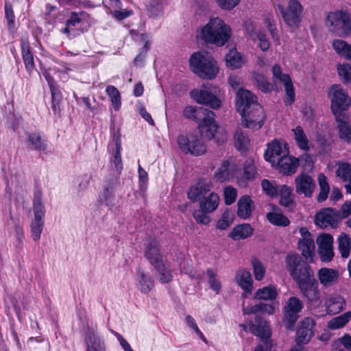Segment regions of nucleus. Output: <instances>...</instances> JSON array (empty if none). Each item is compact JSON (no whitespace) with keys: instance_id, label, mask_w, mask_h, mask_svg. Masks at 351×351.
I'll return each mask as SVG.
<instances>
[{"instance_id":"1","label":"nucleus","mask_w":351,"mask_h":351,"mask_svg":"<svg viewBox=\"0 0 351 351\" xmlns=\"http://www.w3.org/2000/svg\"><path fill=\"white\" fill-rule=\"evenodd\" d=\"M235 104L241 116V124L243 127L254 130L262 128L265 120L263 109L257 102L256 97L254 94L249 90L239 88Z\"/></svg>"},{"instance_id":"2","label":"nucleus","mask_w":351,"mask_h":351,"mask_svg":"<svg viewBox=\"0 0 351 351\" xmlns=\"http://www.w3.org/2000/svg\"><path fill=\"white\" fill-rule=\"evenodd\" d=\"M183 116L188 119L198 123V129L201 136L210 140L213 138L219 128L215 117V113L203 107L188 106L184 108Z\"/></svg>"},{"instance_id":"3","label":"nucleus","mask_w":351,"mask_h":351,"mask_svg":"<svg viewBox=\"0 0 351 351\" xmlns=\"http://www.w3.org/2000/svg\"><path fill=\"white\" fill-rule=\"evenodd\" d=\"M197 37L206 44L217 47L223 46L230 37V27L224 21L217 17L209 22L198 32Z\"/></svg>"},{"instance_id":"4","label":"nucleus","mask_w":351,"mask_h":351,"mask_svg":"<svg viewBox=\"0 0 351 351\" xmlns=\"http://www.w3.org/2000/svg\"><path fill=\"white\" fill-rule=\"evenodd\" d=\"M189 62L193 73L202 79L213 80L219 73L217 61L206 51L193 53Z\"/></svg>"},{"instance_id":"5","label":"nucleus","mask_w":351,"mask_h":351,"mask_svg":"<svg viewBox=\"0 0 351 351\" xmlns=\"http://www.w3.org/2000/svg\"><path fill=\"white\" fill-rule=\"evenodd\" d=\"M285 267L297 285L315 278L311 267L297 253H289Z\"/></svg>"},{"instance_id":"6","label":"nucleus","mask_w":351,"mask_h":351,"mask_svg":"<svg viewBox=\"0 0 351 351\" xmlns=\"http://www.w3.org/2000/svg\"><path fill=\"white\" fill-rule=\"evenodd\" d=\"M326 25L335 35L347 37L351 34V16L343 10L330 12L327 16Z\"/></svg>"},{"instance_id":"7","label":"nucleus","mask_w":351,"mask_h":351,"mask_svg":"<svg viewBox=\"0 0 351 351\" xmlns=\"http://www.w3.org/2000/svg\"><path fill=\"white\" fill-rule=\"evenodd\" d=\"M330 108L335 118L347 116L346 111L350 106L351 99L340 84H333L329 93Z\"/></svg>"},{"instance_id":"8","label":"nucleus","mask_w":351,"mask_h":351,"mask_svg":"<svg viewBox=\"0 0 351 351\" xmlns=\"http://www.w3.org/2000/svg\"><path fill=\"white\" fill-rule=\"evenodd\" d=\"M177 143L182 152L194 156H201L206 151V147L202 138L193 133L180 134Z\"/></svg>"},{"instance_id":"9","label":"nucleus","mask_w":351,"mask_h":351,"mask_svg":"<svg viewBox=\"0 0 351 351\" xmlns=\"http://www.w3.org/2000/svg\"><path fill=\"white\" fill-rule=\"evenodd\" d=\"M303 306L302 302L298 298L291 297L288 299L284 306L282 319L287 329L291 330L293 328Z\"/></svg>"},{"instance_id":"10","label":"nucleus","mask_w":351,"mask_h":351,"mask_svg":"<svg viewBox=\"0 0 351 351\" xmlns=\"http://www.w3.org/2000/svg\"><path fill=\"white\" fill-rule=\"evenodd\" d=\"M278 9L285 23L291 28H298L301 23L302 6L298 0H290L287 8L278 5Z\"/></svg>"},{"instance_id":"11","label":"nucleus","mask_w":351,"mask_h":351,"mask_svg":"<svg viewBox=\"0 0 351 351\" xmlns=\"http://www.w3.org/2000/svg\"><path fill=\"white\" fill-rule=\"evenodd\" d=\"M250 331L255 336L260 338L263 344L268 348L270 344L271 332L267 322L261 316L256 315L249 323Z\"/></svg>"},{"instance_id":"12","label":"nucleus","mask_w":351,"mask_h":351,"mask_svg":"<svg viewBox=\"0 0 351 351\" xmlns=\"http://www.w3.org/2000/svg\"><path fill=\"white\" fill-rule=\"evenodd\" d=\"M307 304L314 307L319 306L321 303L320 292L317 280L315 278L297 285Z\"/></svg>"},{"instance_id":"13","label":"nucleus","mask_w":351,"mask_h":351,"mask_svg":"<svg viewBox=\"0 0 351 351\" xmlns=\"http://www.w3.org/2000/svg\"><path fill=\"white\" fill-rule=\"evenodd\" d=\"M315 320L310 317H304L296 330L295 343L298 346L307 344L314 336Z\"/></svg>"},{"instance_id":"14","label":"nucleus","mask_w":351,"mask_h":351,"mask_svg":"<svg viewBox=\"0 0 351 351\" xmlns=\"http://www.w3.org/2000/svg\"><path fill=\"white\" fill-rule=\"evenodd\" d=\"M294 184L295 193L299 195H303L307 198L313 196L316 188L315 180L305 172L300 173L295 178Z\"/></svg>"},{"instance_id":"15","label":"nucleus","mask_w":351,"mask_h":351,"mask_svg":"<svg viewBox=\"0 0 351 351\" xmlns=\"http://www.w3.org/2000/svg\"><path fill=\"white\" fill-rule=\"evenodd\" d=\"M84 335L86 351H106L105 341L98 335L96 326L87 325Z\"/></svg>"},{"instance_id":"16","label":"nucleus","mask_w":351,"mask_h":351,"mask_svg":"<svg viewBox=\"0 0 351 351\" xmlns=\"http://www.w3.org/2000/svg\"><path fill=\"white\" fill-rule=\"evenodd\" d=\"M339 219V212L332 208H325L316 213L315 216V223L322 228L328 226L335 228L337 226Z\"/></svg>"},{"instance_id":"17","label":"nucleus","mask_w":351,"mask_h":351,"mask_svg":"<svg viewBox=\"0 0 351 351\" xmlns=\"http://www.w3.org/2000/svg\"><path fill=\"white\" fill-rule=\"evenodd\" d=\"M212 183L206 178H199L191 185L187 192V197L192 202H197L207 195L211 189Z\"/></svg>"},{"instance_id":"18","label":"nucleus","mask_w":351,"mask_h":351,"mask_svg":"<svg viewBox=\"0 0 351 351\" xmlns=\"http://www.w3.org/2000/svg\"><path fill=\"white\" fill-rule=\"evenodd\" d=\"M216 93V90L213 93L210 89L205 88L199 91L192 90L191 95L198 104L217 109L221 106V101L215 95Z\"/></svg>"},{"instance_id":"19","label":"nucleus","mask_w":351,"mask_h":351,"mask_svg":"<svg viewBox=\"0 0 351 351\" xmlns=\"http://www.w3.org/2000/svg\"><path fill=\"white\" fill-rule=\"evenodd\" d=\"M289 154V150L285 143H282L278 141H274L267 144V149L265 152V159L274 166L278 161V158Z\"/></svg>"},{"instance_id":"20","label":"nucleus","mask_w":351,"mask_h":351,"mask_svg":"<svg viewBox=\"0 0 351 351\" xmlns=\"http://www.w3.org/2000/svg\"><path fill=\"white\" fill-rule=\"evenodd\" d=\"M299 166V160L295 157L286 155L278 158L274 167L285 176H291L296 172Z\"/></svg>"},{"instance_id":"21","label":"nucleus","mask_w":351,"mask_h":351,"mask_svg":"<svg viewBox=\"0 0 351 351\" xmlns=\"http://www.w3.org/2000/svg\"><path fill=\"white\" fill-rule=\"evenodd\" d=\"M237 170L236 165L229 160H223L220 167L214 173V179L219 182H225L234 177Z\"/></svg>"},{"instance_id":"22","label":"nucleus","mask_w":351,"mask_h":351,"mask_svg":"<svg viewBox=\"0 0 351 351\" xmlns=\"http://www.w3.org/2000/svg\"><path fill=\"white\" fill-rule=\"evenodd\" d=\"M243 173L237 178V182L240 186L246 187L249 182L254 180L257 171L254 161L252 159H247L243 167Z\"/></svg>"},{"instance_id":"23","label":"nucleus","mask_w":351,"mask_h":351,"mask_svg":"<svg viewBox=\"0 0 351 351\" xmlns=\"http://www.w3.org/2000/svg\"><path fill=\"white\" fill-rule=\"evenodd\" d=\"M145 257L153 266L163 261L162 256L160 252V245L158 241H150L145 247Z\"/></svg>"},{"instance_id":"24","label":"nucleus","mask_w":351,"mask_h":351,"mask_svg":"<svg viewBox=\"0 0 351 351\" xmlns=\"http://www.w3.org/2000/svg\"><path fill=\"white\" fill-rule=\"evenodd\" d=\"M274 77L279 80L284 84L286 94L284 102L286 106H291L295 101V90L290 76L288 74L282 73L281 71L280 74H278Z\"/></svg>"},{"instance_id":"25","label":"nucleus","mask_w":351,"mask_h":351,"mask_svg":"<svg viewBox=\"0 0 351 351\" xmlns=\"http://www.w3.org/2000/svg\"><path fill=\"white\" fill-rule=\"evenodd\" d=\"M199 208L204 213H213L219 203V196L215 192L209 193L207 195L199 201Z\"/></svg>"},{"instance_id":"26","label":"nucleus","mask_w":351,"mask_h":351,"mask_svg":"<svg viewBox=\"0 0 351 351\" xmlns=\"http://www.w3.org/2000/svg\"><path fill=\"white\" fill-rule=\"evenodd\" d=\"M339 274L338 271L323 267L318 271V278L320 283L324 287H330L335 284L339 278Z\"/></svg>"},{"instance_id":"27","label":"nucleus","mask_w":351,"mask_h":351,"mask_svg":"<svg viewBox=\"0 0 351 351\" xmlns=\"http://www.w3.org/2000/svg\"><path fill=\"white\" fill-rule=\"evenodd\" d=\"M26 145L28 149L38 152H45L47 149V140L43 139L38 132L27 134Z\"/></svg>"},{"instance_id":"28","label":"nucleus","mask_w":351,"mask_h":351,"mask_svg":"<svg viewBox=\"0 0 351 351\" xmlns=\"http://www.w3.org/2000/svg\"><path fill=\"white\" fill-rule=\"evenodd\" d=\"M117 183V179L114 176H110L104 186L103 198L106 206L112 207L114 205V190Z\"/></svg>"},{"instance_id":"29","label":"nucleus","mask_w":351,"mask_h":351,"mask_svg":"<svg viewBox=\"0 0 351 351\" xmlns=\"http://www.w3.org/2000/svg\"><path fill=\"white\" fill-rule=\"evenodd\" d=\"M84 12H72L69 19L66 21V27L61 30L62 33L66 34L69 39L73 38L76 34L75 32L73 33L74 29L72 27H75L80 24L82 21V16H84Z\"/></svg>"},{"instance_id":"30","label":"nucleus","mask_w":351,"mask_h":351,"mask_svg":"<svg viewBox=\"0 0 351 351\" xmlns=\"http://www.w3.org/2000/svg\"><path fill=\"white\" fill-rule=\"evenodd\" d=\"M337 123V128L339 131L340 139L351 143V125L348 121V116L335 118Z\"/></svg>"},{"instance_id":"31","label":"nucleus","mask_w":351,"mask_h":351,"mask_svg":"<svg viewBox=\"0 0 351 351\" xmlns=\"http://www.w3.org/2000/svg\"><path fill=\"white\" fill-rule=\"evenodd\" d=\"M253 202L247 195L241 196L237 202V215L243 219H247L252 214Z\"/></svg>"},{"instance_id":"32","label":"nucleus","mask_w":351,"mask_h":351,"mask_svg":"<svg viewBox=\"0 0 351 351\" xmlns=\"http://www.w3.org/2000/svg\"><path fill=\"white\" fill-rule=\"evenodd\" d=\"M253 228L249 223H243L235 226L228 234V237L234 241L245 239L253 234Z\"/></svg>"},{"instance_id":"33","label":"nucleus","mask_w":351,"mask_h":351,"mask_svg":"<svg viewBox=\"0 0 351 351\" xmlns=\"http://www.w3.org/2000/svg\"><path fill=\"white\" fill-rule=\"evenodd\" d=\"M137 281L138 287L143 293H148L154 287V280L152 277L139 267L137 269Z\"/></svg>"},{"instance_id":"34","label":"nucleus","mask_w":351,"mask_h":351,"mask_svg":"<svg viewBox=\"0 0 351 351\" xmlns=\"http://www.w3.org/2000/svg\"><path fill=\"white\" fill-rule=\"evenodd\" d=\"M237 282L245 291V293L250 294L252 291V278L250 271L241 270L237 274Z\"/></svg>"},{"instance_id":"35","label":"nucleus","mask_w":351,"mask_h":351,"mask_svg":"<svg viewBox=\"0 0 351 351\" xmlns=\"http://www.w3.org/2000/svg\"><path fill=\"white\" fill-rule=\"evenodd\" d=\"M298 246L302 252V255L306 259L313 258L315 250V243L313 239L311 237H304L298 241Z\"/></svg>"},{"instance_id":"36","label":"nucleus","mask_w":351,"mask_h":351,"mask_svg":"<svg viewBox=\"0 0 351 351\" xmlns=\"http://www.w3.org/2000/svg\"><path fill=\"white\" fill-rule=\"evenodd\" d=\"M278 295L276 287L269 285L256 290L253 298L259 300H274Z\"/></svg>"},{"instance_id":"37","label":"nucleus","mask_w":351,"mask_h":351,"mask_svg":"<svg viewBox=\"0 0 351 351\" xmlns=\"http://www.w3.org/2000/svg\"><path fill=\"white\" fill-rule=\"evenodd\" d=\"M33 210L34 218L44 219L45 208L42 202V192L40 189L36 190L34 193Z\"/></svg>"},{"instance_id":"38","label":"nucleus","mask_w":351,"mask_h":351,"mask_svg":"<svg viewBox=\"0 0 351 351\" xmlns=\"http://www.w3.org/2000/svg\"><path fill=\"white\" fill-rule=\"evenodd\" d=\"M21 53L25 68L29 73L34 69V61L32 53L30 51L29 45L25 41L21 42Z\"/></svg>"},{"instance_id":"39","label":"nucleus","mask_w":351,"mask_h":351,"mask_svg":"<svg viewBox=\"0 0 351 351\" xmlns=\"http://www.w3.org/2000/svg\"><path fill=\"white\" fill-rule=\"evenodd\" d=\"M250 140L241 128H237L234 133V145L241 153H245L248 149Z\"/></svg>"},{"instance_id":"40","label":"nucleus","mask_w":351,"mask_h":351,"mask_svg":"<svg viewBox=\"0 0 351 351\" xmlns=\"http://www.w3.org/2000/svg\"><path fill=\"white\" fill-rule=\"evenodd\" d=\"M292 189L286 185H280L278 195L280 196L279 204L285 208H289L293 204V199L291 197Z\"/></svg>"},{"instance_id":"41","label":"nucleus","mask_w":351,"mask_h":351,"mask_svg":"<svg viewBox=\"0 0 351 351\" xmlns=\"http://www.w3.org/2000/svg\"><path fill=\"white\" fill-rule=\"evenodd\" d=\"M317 181L320 191L317 197V201L318 202H323L328 198L330 192V186L328 182L327 177L323 173L318 175Z\"/></svg>"},{"instance_id":"42","label":"nucleus","mask_w":351,"mask_h":351,"mask_svg":"<svg viewBox=\"0 0 351 351\" xmlns=\"http://www.w3.org/2000/svg\"><path fill=\"white\" fill-rule=\"evenodd\" d=\"M332 47L339 56L351 60V45L344 40L336 39L332 42Z\"/></svg>"},{"instance_id":"43","label":"nucleus","mask_w":351,"mask_h":351,"mask_svg":"<svg viewBox=\"0 0 351 351\" xmlns=\"http://www.w3.org/2000/svg\"><path fill=\"white\" fill-rule=\"evenodd\" d=\"M225 60L226 66L232 69H239L243 64L241 53L233 49L226 54Z\"/></svg>"},{"instance_id":"44","label":"nucleus","mask_w":351,"mask_h":351,"mask_svg":"<svg viewBox=\"0 0 351 351\" xmlns=\"http://www.w3.org/2000/svg\"><path fill=\"white\" fill-rule=\"evenodd\" d=\"M266 217L270 223L276 226L287 227L290 224V220L288 217L281 213H267Z\"/></svg>"},{"instance_id":"45","label":"nucleus","mask_w":351,"mask_h":351,"mask_svg":"<svg viewBox=\"0 0 351 351\" xmlns=\"http://www.w3.org/2000/svg\"><path fill=\"white\" fill-rule=\"evenodd\" d=\"M154 267L161 283H168L172 280L173 276L171 270L166 267L163 261L156 264Z\"/></svg>"},{"instance_id":"46","label":"nucleus","mask_w":351,"mask_h":351,"mask_svg":"<svg viewBox=\"0 0 351 351\" xmlns=\"http://www.w3.org/2000/svg\"><path fill=\"white\" fill-rule=\"evenodd\" d=\"M339 250L343 258H348L351 250V239L348 235L343 233L338 239Z\"/></svg>"},{"instance_id":"47","label":"nucleus","mask_w":351,"mask_h":351,"mask_svg":"<svg viewBox=\"0 0 351 351\" xmlns=\"http://www.w3.org/2000/svg\"><path fill=\"white\" fill-rule=\"evenodd\" d=\"M293 131L298 147L302 150L307 151L308 149V140L301 126H297Z\"/></svg>"},{"instance_id":"48","label":"nucleus","mask_w":351,"mask_h":351,"mask_svg":"<svg viewBox=\"0 0 351 351\" xmlns=\"http://www.w3.org/2000/svg\"><path fill=\"white\" fill-rule=\"evenodd\" d=\"M351 318V312H347L338 317L332 318L328 324V327L332 330L344 326Z\"/></svg>"},{"instance_id":"49","label":"nucleus","mask_w":351,"mask_h":351,"mask_svg":"<svg viewBox=\"0 0 351 351\" xmlns=\"http://www.w3.org/2000/svg\"><path fill=\"white\" fill-rule=\"evenodd\" d=\"M147 10L149 17L158 18L162 14V5L160 0H149L147 4Z\"/></svg>"},{"instance_id":"50","label":"nucleus","mask_w":351,"mask_h":351,"mask_svg":"<svg viewBox=\"0 0 351 351\" xmlns=\"http://www.w3.org/2000/svg\"><path fill=\"white\" fill-rule=\"evenodd\" d=\"M116 151L111 160V165L115 169L118 174L121 173L123 169L122 160L121 157V141L119 138L116 139Z\"/></svg>"},{"instance_id":"51","label":"nucleus","mask_w":351,"mask_h":351,"mask_svg":"<svg viewBox=\"0 0 351 351\" xmlns=\"http://www.w3.org/2000/svg\"><path fill=\"white\" fill-rule=\"evenodd\" d=\"M106 91L110 98L114 109L115 110H119L121 106V96L118 89L113 86H108Z\"/></svg>"},{"instance_id":"52","label":"nucleus","mask_w":351,"mask_h":351,"mask_svg":"<svg viewBox=\"0 0 351 351\" xmlns=\"http://www.w3.org/2000/svg\"><path fill=\"white\" fill-rule=\"evenodd\" d=\"M254 83L256 86L258 87L263 93H269L272 90V85L268 81L266 77H265L262 74H255L254 76Z\"/></svg>"},{"instance_id":"53","label":"nucleus","mask_w":351,"mask_h":351,"mask_svg":"<svg viewBox=\"0 0 351 351\" xmlns=\"http://www.w3.org/2000/svg\"><path fill=\"white\" fill-rule=\"evenodd\" d=\"M337 72L343 84H351V65L349 64H339Z\"/></svg>"},{"instance_id":"54","label":"nucleus","mask_w":351,"mask_h":351,"mask_svg":"<svg viewBox=\"0 0 351 351\" xmlns=\"http://www.w3.org/2000/svg\"><path fill=\"white\" fill-rule=\"evenodd\" d=\"M5 18L7 21L8 30L14 32L15 29V16L12 6L6 3H5Z\"/></svg>"},{"instance_id":"55","label":"nucleus","mask_w":351,"mask_h":351,"mask_svg":"<svg viewBox=\"0 0 351 351\" xmlns=\"http://www.w3.org/2000/svg\"><path fill=\"white\" fill-rule=\"evenodd\" d=\"M43 226L44 219L34 218L31 223V232L34 241H38L40 239Z\"/></svg>"},{"instance_id":"56","label":"nucleus","mask_w":351,"mask_h":351,"mask_svg":"<svg viewBox=\"0 0 351 351\" xmlns=\"http://www.w3.org/2000/svg\"><path fill=\"white\" fill-rule=\"evenodd\" d=\"M261 186L263 190L267 195L274 197L278 195L280 185L274 184L269 180L263 179L261 182Z\"/></svg>"},{"instance_id":"57","label":"nucleus","mask_w":351,"mask_h":351,"mask_svg":"<svg viewBox=\"0 0 351 351\" xmlns=\"http://www.w3.org/2000/svg\"><path fill=\"white\" fill-rule=\"evenodd\" d=\"M237 197V191L232 186H228L224 188L223 190V197L226 205H231L233 204Z\"/></svg>"},{"instance_id":"58","label":"nucleus","mask_w":351,"mask_h":351,"mask_svg":"<svg viewBox=\"0 0 351 351\" xmlns=\"http://www.w3.org/2000/svg\"><path fill=\"white\" fill-rule=\"evenodd\" d=\"M254 278L256 280H261L265 274V269L263 264L258 259L254 258L252 261Z\"/></svg>"},{"instance_id":"59","label":"nucleus","mask_w":351,"mask_h":351,"mask_svg":"<svg viewBox=\"0 0 351 351\" xmlns=\"http://www.w3.org/2000/svg\"><path fill=\"white\" fill-rule=\"evenodd\" d=\"M336 173L337 177H339L343 181H347L351 176V165L349 163L339 165Z\"/></svg>"},{"instance_id":"60","label":"nucleus","mask_w":351,"mask_h":351,"mask_svg":"<svg viewBox=\"0 0 351 351\" xmlns=\"http://www.w3.org/2000/svg\"><path fill=\"white\" fill-rule=\"evenodd\" d=\"M232 214L230 211L226 210L223 213L221 219L218 221L217 227L220 230H226L232 223Z\"/></svg>"},{"instance_id":"61","label":"nucleus","mask_w":351,"mask_h":351,"mask_svg":"<svg viewBox=\"0 0 351 351\" xmlns=\"http://www.w3.org/2000/svg\"><path fill=\"white\" fill-rule=\"evenodd\" d=\"M332 237L329 234H322L319 235L317 239L318 249L320 248H332Z\"/></svg>"},{"instance_id":"62","label":"nucleus","mask_w":351,"mask_h":351,"mask_svg":"<svg viewBox=\"0 0 351 351\" xmlns=\"http://www.w3.org/2000/svg\"><path fill=\"white\" fill-rule=\"evenodd\" d=\"M206 274L208 277V283L210 288L217 293H219L221 289V283L219 280L215 278L216 274L213 269H208L206 270Z\"/></svg>"},{"instance_id":"63","label":"nucleus","mask_w":351,"mask_h":351,"mask_svg":"<svg viewBox=\"0 0 351 351\" xmlns=\"http://www.w3.org/2000/svg\"><path fill=\"white\" fill-rule=\"evenodd\" d=\"M208 213L202 211L199 208V210H195L193 215L197 223L206 225L210 221V217L207 215Z\"/></svg>"},{"instance_id":"64","label":"nucleus","mask_w":351,"mask_h":351,"mask_svg":"<svg viewBox=\"0 0 351 351\" xmlns=\"http://www.w3.org/2000/svg\"><path fill=\"white\" fill-rule=\"evenodd\" d=\"M217 4L223 10H230L234 8L240 0H215Z\"/></svg>"}]
</instances>
